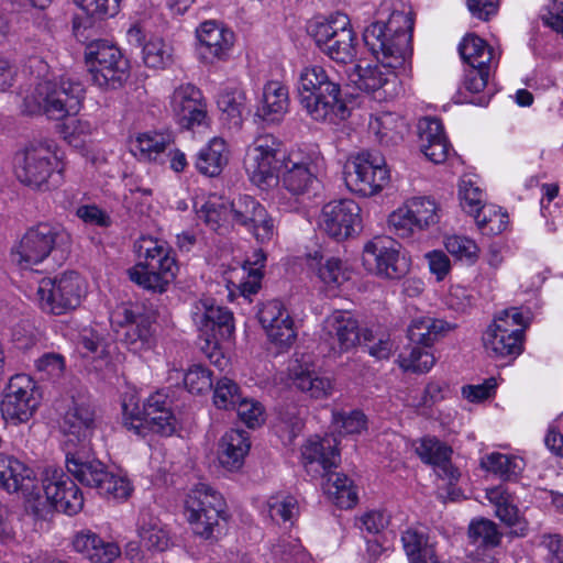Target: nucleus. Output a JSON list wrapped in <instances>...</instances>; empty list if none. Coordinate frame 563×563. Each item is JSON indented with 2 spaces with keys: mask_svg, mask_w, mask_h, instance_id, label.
<instances>
[{
  "mask_svg": "<svg viewBox=\"0 0 563 563\" xmlns=\"http://www.w3.org/2000/svg\"><path fill=\"white\" fill-rule=\"evenodd\" d=\"M66 468L80 484L96 488L108 499H126L132 487L122 476L110 473L107 466L98 460L90 450V444H67L65 446Z\"/></svg>",
  "mask_w": 563,
  "mask_h": 563,
  "instance_id": "39448f33",
  "label": "nucleus"
},
{
  "mask_svg": "<svg viewBox=\"0 0 563 563\" xmlns=\"http://www.w3.org/2000/svg\"><path fill=\"white\" fill-rule=\"evenodd\" d=\"M307 266L330 291L336 290L349 278L343 262L321 251L307 255Z\"/></svg>",
  "mask_w": 563,
  "mask_h": 563,
  "instance_id": "473e14b6",
  "label": "nucleus"
},
{
  "mask_svg": "<svg viewBox=\"0 0 563 563\" xmlns=\"http://www.w3.org/2000/svg\"><path fill=\"white\" fill-rule=\"evenodd\" d=\"M363 264L368 272L388 279H399L409 271V263L400 255L396 243L382 238H376L365 245Z\"/></svg>",
  "mask_w": 563,
  "mask_h": 563,
  "instance_id": "412c9836",
  "label": "nucleus"
},
{
  "mask_svg": "<svg viewBox=\"0 0 563 563\" xmlns=\"http://www.w3.org/2000/svg\"><path fill=\"white\" fill-rule=\"evenodd\" d=\"M64 172L65 163L58 158L51 140L31 142L14 155L16 179L32 189L46 191L58 187Z\"/></svg>",
  "mask_w": 563,
  "mask_h": 563,
  "instance_id": "20e7f679",
  "label": "nucleus"
},
{
  "mask_svg": "<svg viewBox=\"0 0 563 563\" xmlns=\"http://www.w3.org/2000/svg\"><path fill=\"white\" fill-rule=\"evenodd\" d=\"M496 387V379L490 377L482 384L463 386L462 395L471 402H481L489 398L495 393Z\"/></svg>",
  "mask_w": 563,
  "mask_h": 563,
  "instance_id": "774afa93",
  "label": "nucleus"
},
{
  "mask_svg": "<svg viewBox=\"0 0 563 563\" xmlns=\"http://www.w3.org/2000/svg\"><path fill=\"white\" fill-rule=\"evenodd\" d=\"M58 488H55L49 481V470L42 481V485L36 484L34 477L33 485L30 489H23L21 493L26 500V509L31 511L37 519L46 520L56 510L55 499L58 495Z\"/></svg>",
  "mask_w": 563,
  "mask_h": 563,
  "instance_id": "e433bc0d",
  "label": "nucleus"
},
{
  "mask_svg": "<svg viewBox=\"0 0 563 563\" xmlns=\"http://www.w3.org/2000/svg\"><path fill=\"white\" fill-rule=\"evenodd\" d=\"M269 518L277 525L292 522L298 514V504L290 495L272 496L267 501Z\"/></svg>",
  "mask_w": 563,
  "mask_h": 563,
  "instance_id": "864d4df0",
  "label": "nucleus"
},
{
  "mask_svg": "<svg viewBox=\"0 0 563 563\" xmlns=\"http://www.w3.org/2000/svg\"><path fill=\"white\" fill-rule=\"evenodd\" d=\"M191 318L197 329L206 335L208 345L216 347L221 341L231 339L234 332L232 312L228 308L217 306L212 298L196 301L191 309Z\"/></svg>",
  "mask_w": 563,
  "mask_h": 563,
  "instance_id": "6ab92c4d",
  "label": "nucleus"
},
{
  "mask_svg": "<svg viewBox=\"0 0 563 563\" xmlns=\"http://www.w3.org/2000/svg\"><path fill=\"white\" fill-rule=\"evenodd\" d=\"M85 89L80 81L60 78L58 81L42 80L23 100L22 110L27 114H45L62 120L79 112Z\"/></svg>",
  "mask_w": 563,
  "mask_h": 563,
  "instance_id": "423d86ee",
  "label": "nucleus"
},
{
  "mask_svg": "<svg viewBox=\"0 0 563 563\" xmlns=\"http://www.w3.org/2000/svg\"><path fill=\"white\" fill-rule=\"evenodd\" d=\"M286 158L273 135L258 136L246 154L245 168L250 180L261 189L276 185Z\"/></svg>",
  "mask_w": 563,
  "mask_h": 563,
  "instance_id": "dca6fc26",
  "label": "nucleus"
},
{
  "mask_svg": "<svg viewBox=\"0 0 563 563\" xmlns=\"http://www.w3.org/2000/svg\"><path fill=\"white\" fill-rule=\"evenodd\" d=\"M390 516L383 510H372L364 514L358 519V528L362 531H366L371 534H377L382 532L389 523Z\"/></svg>",
  "mask_w": 563,
  "mask_h": 563,
  "instance_id": "338daca9",
  "label": "nucleus"
},
{
  "mask_svg": "<svg viewBox=\"0 0 563 563\" xmlns=\"http://www.w3.org/2000/svg\"><path fill=\"white\" fill-rule=\"evenodd\" d=\"M88 15L103 19L119 12L120 0H74Z\"/></svg>",
  "mask_w": 563,
  "mask_h": 563,
  "instance_id": "69168bd1",
  "label": "nucleus"
},
{
  "mask_svg": "<svg viewBox=\"0 0 563 563\" xmlns=\"http://www.w3.org/2000/svg\"><path fill=\"white\" fill-rule=\"evenodd\" d=\"M416 453L427 464L434 466L438 476L450 484L457 482L460 472L451 463L452 449L437 438L426 437L416 445Z\"/></svg>",
  "mask_w": 563,
  "mask_h": 563,
  "instance_id": "c85d7f7f",
  "label": "nucleus"
},
{
  "mask_svg": "<svg viewBox=\"0 0 563 563\" xmlns=\"http://www.w3.org/2000/svg\"><path fill=\"white\" fill-rule=\"evenodd\" d=\"M240 397V387L235 382L227 377L217 382L213 391V402L219 409H235Z\"/></svg>",
  "mask_w": 563,
  "mask_h": 563,
  "instance_id": "6e6d98bb",
  "label": "nucleus"
},
{
  "mask_svg": "<svg viewBox=\"0 0 563 563\" xmlns=\"http://www.w3.org/2000/svg\"><path fill=\"white\" fill-rule=\"evenodd\" d=\"M251 449L249 433L231 429L225 432L219 443V461L229 471L242 467L244 459Z\"/></svg>",
  "mask_w": 563,
  "mask_h": 563,
  "instance_id": "c9c22d12",
  "label": "nucleus"
},
{
  "mask_svg": "<svg viewBox=\"0 0 563 563\" xmlns=\"http://www.w3.org/2000/svg\"><path fill=\"white\" fill-rule=\"evenodd\" d=\"M325 339L334 354L355 347L362 340L357 320L349 311L336 310L324 321Z\"/></svg>",
  "mask_w": 563,
  "mask_h": 563,
  "instance_id": "bb28decb",
  "label": "nucleus"
},
{
  "mask_svg": "<svg viewBox=\"0 0 563 563\" xmlns=\"http://www.w3.org/2000/svg\"><path fill=\"white\" fill-rule=\"evenodd\" d=\"M482 340L490 357L515 360L523 350V329L508 328V320L497 317L484 332Z\"/></svg>",
  "mask_w": 563,
  "mask_h": 563,
  "instance_id": "5701e85b",
  "label": "nucleus"
},
{
  "mask_svg": "<svg viewBox=\"0 0 563 563\" xmlns=\"http://www.w3.org/2000/svg\"><path fill=\"white\" fill-rule=\"evenodd\" d=\"M312 35L322 53L338 63L352 62L356 56V35L344 13L336 12L327 21L316 23Z\"/></svg>",
  "mask_w": 563,
  "mask_h": 563,
  "instance_id": "4468645a",
  "label": "nucleus"
},
{
  "mask_svg": "<svg viewBox=\"0 0 563 563\" xmlns=\"http://www.w3.org/2000/svg\"><path fill=\"white\" fill-rule=\"evenodd\" d=\"M199 55L207 63L222 59L233 45L234 35L216 21H206L196 31Z\"/></svg>",
  "mask_w": 563,
  "mask_h": 563,
  "instance_id": "cd10ccee",
  "label": "nucleus"
},
{
  "mask_svg": "<svg viewBox=\"0 0 563 563\" xmlns=\"http://www.w3.org/2000/svg\"><path fill=\"white\" fill-rule=\"evenodd\" d=\"M96 409L84 398H73L63 417L62 428L68 437L67 444L88 445L96 431Z\"/></svg>",
  "mask_w": 563,
  "mask_h": 563,
  "instance_id": "b1692460",
  "label": "nucleus"
},
{
  "mask_svg": "<svg viewBox=\"0 0 563 563\" xmlns=\"http://www.w3.org/2000/svg\"><path fill=\"white\" fill-rule=\"evenodd\" d=\"M49 481L55 488H58L55 505L56 511H63L67 515H76L82 509L84 497L75 482L62 470L49 471Z\"/></svg>",
  "mask_w": 563,
  "mask_h": 563,
  "instance_id": "4c0bfd02",
  "label": "nucleus"
},
{
  "mask_svg": "<svg viewBox=\"0 0 563 563\" xmlns=\"http://www.w3.org/2000/svg\"><path fill=\"white\" fill-rule=\"evenodd\" d=\"M139 257L141 261L128 271L130 279L153 292L167 291L178 271L172 250L164 242L143 239Z\"/></svg>",
  "mask_w": 563,
  "mask_h": 563,
  "instance_id": "6e6552de",
  "label": "nucleus"
},
{
  "mask_svg": "<svg viewBox=\"0 0 563 563\" xmlns=\"http://www.w3.org/2000/svg\"><path fill=\"white\" fill-rule=\"evenodd\" d=\"M85 292V284L79 274L67 272L54 278H43L36 295L44 311L59 316L76 309Z\"/></svg>",
  "mask_w": 563,
  "mask_h": 563,
  "instance_id": "2eb2a0df",
  "label": "nucleus"
},
{
  "mask_svg": "<svg viewBox=\"0 0 563 563\" xmlns=\"http://www.w3.org/2000/svg\"><path fill=\"white\" fill-rule=\"evenodd\" d=\"M401 542L409 563H443L435 542L421 528L410 527L401 534Z\"/></svg>",
  "mask_w": 563,
  "mask_h": 563,
  "instance_id": "72a5a7b5",
  "label": "nucleus"
},
{
  "mask_svg": "<svg viewBox=\"0 0 563 563\" xmlns=\"http://www.w3.org/2000/svg\"><path fill=\"white\" fill-rule=\"evenodd\" d=\"M283 169L284 188L294 196H301L319 183L325 169V161L317 146H306L290 152Z\"/></svg>",
  "mask_w": 563,
  "mask_h": 563,
  "instance_id": "f8f14e48",
  "label": "nucleus"
},
{
  "mask_svg": "<svg viewBox=\"0 0 563 563\" xmlns=\"http://www.w3.org/2000/svg\"><path fill=\"white\" fill-rule=\"evenodd\" d=\"M234 410L249 428L258 427L264 422V408L256 400L240 397Z\"/></svg>",
  "mask_w": 563,
  "mask_h": 563,
  "instance_id": "0e129e2a",
  "label": "nucleus"
},
{
  "mask_svg": "<svg viewBox=\"0 0 563 563\" xmlns=\"http://www.w3.org/2000/svg\"><path fill=\"white\" fill-rule=\"evenodd\" d=\"M70 244V234L59 224L40 222L12 247L11 260L21 269H31L49 256L60 265L68 257Z\"/></svg>",
  "mask_w": 563,
  "mask_h": 563,
  "instance_id": "7ed1b4c3",
  "label": "nucleus"
},
{
  "mask_svg": "<svg viewBox=\"0 0 563 563\" xmlns=\"http://www.w3.org/2000/svg\"><path fill=\"white\" fill-rule=\"evenodd\" d=\"M137 532L141 544L150 551L163 552L169 547V536L157 518L143 517Z\"/></svg>",
  "mask_w": 563,
  "mask_h": 563,
  "instance_id": "09e8293b",
  "label": "nucleus"
},
{
  "mask_svg": "<svg viewBox=\"0 0 563 563\" xmlns=\"http://www.w3.org/2000/svg\"><path fill=\"white\" fill-rule=\"evenodd\" d=\"M334 442L332 438H311L302 446L301 455L307 467L316 463L323 470L322 475L327 477L324 490L340 508L347 509L356 504L357 493L352 479L345 474L330 471L340 463V453Z\"/></svg>",
  "mask_w": 563,
  "mask_h": 563,
  "instance_id": "0eeeda50",
  "label": "nucleus"
},
{
  "mask_svg": "<svg viewBox=\"0 0 563 563\" xmlns=\"http://www.w3.org/2000/svg\"><path fill=\"white\" fill-rule=\"evenodd\" d=\"M298 98L301 108L313 121L338 124L351 111L341 93V86L321 66L305 67L299 76Z\"/></svg>",
  "mask_w": 563,
  "mask_h": 563,
  "instance_id": "f257e3e1",
  "label": "nucleus"
},
{
  "mask_svg": "<svg viewBox=\"0 0 563 563\" xmlns=\"http://www.w3.org/2000/svg\"><path fill=\"white\" fill-rule=\"evenodd\" d=\"M183 379L186 388L191 394H202L212 388V372L201 364L192 365Z\"/></svg>",
  "mask_w": 563,
  "mask_h": 563,
  "instance_id": "13d9d810",
  "label": "nucleus"
},
{
  "mask_svg": "<svg viewBox=\"0 0 563 563\" xmlns=\"http://www.w3.org/2000/svg\"><path fill=\"white\" fill-rule=\"evenodd\" d=\"M264 206L256 201L251 196L239 197L238 200L232 201L231 212L235 223L246 228L250 222L257 216L258 209Z\"/></svg>",
  "mask_w": 563,
  "mask_h": 563,
  "instance_id": "680f3d73",
  "label": "nucleus"
},
{
  "mask_svg": "<svg viewBox=\"0 0 563 563\" xmlns=\"http://www.w3.org/2000/svg\"><path fill=\"white\" fill-rule=\"evenodd\" d=\"M289 374L296 388L306 393L314 399H322L331 396L333 384L329 377L320 376L314 371L309 369L307 364H301L295 360L289 366Z\"/></svg>",
  "mask_w": 563,
  "mask_h": 563,
  "instance_id": "f704fd0d",
  "label": "nucleus"
},
{
  "mask_svg": "<svg viewBox=\"0 0 563 563\" xmlns=\"http://www.w3.org/2000/svg\"><path fill=\"white\" fill-rule=\"evenodd\" d=\"M172 47L158 37L151 38L143 47V60L151 68H165L172 63Z\"/></svg>",
  "mask_w": 563,
  "mask_h": 563,
  "instance_id": "5fc2aeb1",
  "label": "nucleus"
},
{
  "mask_svg": "<svg viewBox=\"0 0 563 563\" xmlns=\"http://www.w3.org/2000/svg\"><path fill=\"white\" fill-rule=\"evenodd\" d=\"M122 424L140 437L150 431L169 437L176 431L177 420L168 397L157 391L146 399L142 409L134 396L125 397L122 401Z\"/></svg>",
  "mask_w": 563,
  "mask_h": 563,
  "instance_id": "1a4fd4ad",
  "label": "nucleus"
},
{
  "mask_svg": "<svg viewBox=\"0 0 563 563\" xmlns=\"http://www.w3.org/2000/svg\"><path fill=\"white\" fill-rule=\"evenodd\" d=\"M362 340L368 353L378 360L388 358L394 351V343L389 334H378L371 329H364L362 330Z\"/></svg>",
  "mask_w": 563,
  "mask_h": 563,
  "instance_id": "4d7b16f0",
  "label": "nucleus"
},
{
  "mask_svg": "<svg viewBox=\"0 0 563 563\" xmlns=\"http://www.w3.org/2000/svg\"><path fill=\"white\" fill-rule=\"evenodd\" d=\"M452 329L453 327L442 319L419 317L411 321L407 334L412 344L430 347Z\"/></svg>",
  "mask_w": 563,
  "mask_h": 563,
  "instance_id": "a19ab883",
  "label": "nucleus"
},
{
  "mask_svg": "<svg viewBox=\"0 0 563 563\" xmlns=\"http://www.w3.org/2000/svg\"><path fill=\"white\" fill-rule=\"evenodd\" d=\"M112 322L120 327V340L134 352L150 349L154 343V330L151 318L139 308L123 306L112 317Z\"/></svg>",
  "mask_w": 563,
  "mask_h": 563,
  "instance_id": "4be33fe9",
  "label": "nucleus"
},
{
  "mask_svg": "<svg viewBox=\"0 0 563 563\" xmlns=\"http://www.w3.org/2000/svg\"><path fill=\"white\" fill-rule=\"evenodd\" d=\"M481 465L503 481H515L523 470V460L496 452L483 457Z\"/></svg>",
  "mask_w": 563,
  "mask_h": 563,
  "instance_id": "de8ad7c7",
  "label": "nucleus"
},
{
  "mask_svg": "<svg viewBox=\"0 0 563 563\" xmlns=\"http://www.w3.org/2000/svg\"><path fill=\"white\" fill-rule=\"evenodd\" d=\"M169 142L170 137L167 134L146 132L136 137L132 151L139 155L140 159L156 162L162 157Z\"/></svg>",
  "mask_w": 563,
  "mask_h": 563,
  "instance_id": "8fccbe9b",
  "label": "nucleus"
},
{
  "mask_svg": "<svg viewBox=\"0 0 563 563\" xmlns=\"http://www.w3.org/2000/svg\"><path fill=\"white\" fill-rule=\"evenodd\" d=\"M229 156L224 140L213 137L197 155L196 168L202 175L216 177L228 164Z\"/></svg>",
  "mask_w": 563,
  "mask_h": 563,
  "instance_id": "a18cd8bd",
  "label": "nucleus"
},
{
  "mask_svg": "<svg viewBox=\"0 0 563 563\" xmlns=\"http://www.w3.org/2000/svg\"><path fill=\"white\" fill-rule=\"evenodd\" d=\"M170 107L179 124L188 130L207 119V106L199 88L191 84L177 87L170 97Z\"/></svg>",
  "mask_w": 563,
  "mask_h": 563,
  "instance_id": "a878e982",
  "label": "nucleus"
},
{
  "mask_svg": "<svg viewBox=\"0 0 563 563\" xmlns=\"http://www.w3.org/2000/svg\"><path fill=\"white\" fill-rule=\"evenodd\" d=\"M420 150L434 164L446 161L451 145L444 134L442 122L435 118H424L419 121Z\"/></svg>",
  "mask_w": 563,
  "mask_h": 563,
  "instance_id": "7c9ffc66",
  "label": "nucleus"
},
{
  "mask_svg": "<svg viewBox=\"0 0 563 563\" xmlns=\"http://www.w3.org/2000/svg\"><path fill=\"white\" fill-rule=\"evenodd\" d=\"M40 405L33 379L25 374L11 377L0 404L2 417L13 424L27 422Z\"/></svg>",
  "mask_w": 563,
  "mask_h": 563,
  "instance_id": "a211bd4d",
  "label": "nucleus"
},
{
  "mask_svg": "<svg viewBox=\"0 0 563 563\" xmlns=\"http://www.w3.org/2000/svg\"><path fill=\"white\" fill-rule=\"evenodd\" d=\"M445 249L454 257L474 263L478 257V246L476 243L460 235H451L445 239Z\"/></svg>",
  "mask_w": 563,
  "mask_h": 563,
  "instance_id": "bf43d9fd",
  "label": "nucleus"
},
{
  "mask_svg": "<svg viewBox=\"0 0 563 563\" xmlns=\"http://www.w3.org/2000/svg\"><path fill=\"white\" fill-rule=\"evenodd\" d=\"M468 538L478 547L494 548L500 543L501 534L494 521L479 518L470 523Z\"/></svg>",
  "mask_w": 563,
  "mask_h": 563,
  "instance_id": "603ef678",
  "label": "nucleus"
},
{
  "mask_svg": "<svg viewBox=\"0 0 563 563\" xmlns=\"http://www.w3.org/2000/svg\"><path fill=\"white\" fill-rule=\"evenodd\" d=\"M320 228L335 241H344L362 230L360 206L352 199L333 200L321 211Z\"/></svg>",
  "mask_w": 563,
  "mask_h": 563,
  "instance_id": "aec40b11",
  "label": "nucleus"
},
{
  "mask_svg": "<svg viewBox=\"0 0 563 563\" xmlns=\"http://www.w3.org/2000/svg\"><path fill=\"white\" fill-rule=\"evenodd\" d=\"M486 496L495 506L496 516L510 528V534L521 538L528 533V521L519 515V510L515 505V496L507 487L499 485L489 488L486 490Z\"/></svg>",
  "mask_w": 563,
  "mask_h": 563,
  "instance_id": "c756f323",
  "label": "nucleus"
},
{
  "mask_svg": "<svg viewBox=\"0 0 563 563\" xmlns=\"http://www.w3.org/2000/svg\"><path fill=\"white\" fill-rule=\"evenodd\" d=\"M461 207L464 211L475 218L479 229L489 234H498L504 230V221L496 216L497 222L487 218V210L483 206V191L471 183H463L460 188Z\"/></svg>",
  "mask_w": 563,
  "mask_h": 563,
  "instance_id": "2f4dec72",
  "label": "nucleus"
},
{
  "mask_svg": "<svg viewBox=\"0 0 563 563\" xmlns=\"http://www.w3.org/2000/svg\"><path fill=\"white\" fill-rule=\"evenodd\" d=\"M257 317L269 341L279 351H286L295 343L297 333L294 328V320L280 301H267L258 310Z\"/></svg>",
  "mask_w": 563,
  "mask_h": 563,
  "instance_id": "393cba45",
  "label": "nucleus"
},
{
  "mask_svg": "<svg viewBox=\"0 0 563 563\" xmlns=\"http://www.w3.org/2000/svg\"><path fill=\"white\" fill-rule=\"evenodd\" d=\"M349 81L356 89L369 93L380 89L388 79L378 66L354 65L349 73Z\"/></svg>",
  "mask_w": 563,
  "mask_h": 563,
  "instance_id": "3c124183",
  "label": "nucleus"
},
{
  "mask_svg": "<svg viewBox=\"0 0 563 563\" xmlns=\"http://www.w3.org/2000/svg\"><path fill=\"white\" fill-rule=\"evenodd\" d=\"M91 81L102 89H117L130 75L129 60L107 40L90 42L85 49Z\"/></svg>",
  "mask_w": 563,
  "mask_h": 563,
  "instance_id": "9b49d317",
  "label": "nucleus"
},
{
  "mask_svg": "<svg viewBox=\"0 0 563 563\" xmlns=\"http://www.w3.org/2000/svg\"><path fill=\"white\" fill-rule=\"evenodd\" d=\"M405 126L402 118L393 112L375 114L368 122V131L385 146L398 144L402 140Z\"/></svg>",
  "mask_w": 563,
  "mask_h": 563,
  "instance_id": "37998d69",
  "label": "nucleus"
},
{
  "mask_svg": "<svg viewBox=\"0 0 563 563\" xmlns=\"http://www.w3.org/2000/svg\"><path fill=\"white\" fill-rule=\"evenodd\" d=\"M246 229L254 235L257 242L267 243L275 234V221L265 207L258 209L257 216L253 218Z\"/></svg>",
  "mask_w": 563,
  "mask_h": 563,
  "instance_id": "e2e57ef3",
  "label": "nucleus"
},
{
  "mask_svg": "<svg viewBox=\"0 0 563 563\" xmlns=\"http://www.w3.org/2000/svg\"><path fill=\"white\" fill-rule=\"evenodd\" d=\"M434 356L423 347L415 344L408 356H401L400 366L413 373H427L434 365Z\"/></svg>",
  "mask_w": 563,
  "mask_h": 563,
  "instance_id": "052dcab7",
  "label": "nucleus"
},
{
  "mask_svg": "<svg viewBox=\"0 0 563 563\" xmlns=\"http://www.w3.org/2000/svg\"><path fill=\"white\" fill-rule=\"evenodd\" d=\"M346 187L363 197H371L389 181L385 158L377 152L364 151L352 156L344 167Z\"/></svg>",
  "mask_w": 563,
  "mask_h": 563,
  "instance_id": "ddd939ff",
  "label": "nucleus"
},
{
  "mask_svg": "<svg viewBox=\"0 0 563 563\" xmlns=\"http://www.w3.org/2000/svg\"><path fill=\"white\" fill-rule=\"evenodd\" d=\"M73 547L84 558L96 562L109 563L120 554V550L114 543L104 542L90 530L78 532L74 537Z\"/></svg>",
  "mask_w": 563,
  "mask_h": 563,
  "instance_id": "58836bf2",
  "label": "nucleus"
},
{
  "mask_svg": "<svg viewBox=\"0 0 563 563\" xmlns=\"http://www.w3.org/2000/svg\"><path fill=\"white\" fill-rule=\"evenodd\" d=\"M227 504L222 495L205 483L189 490L185 515L196 536L210 540L221 533L220 520L225 521Z\"/></svg>",
  "mask_w": 563,
  "mask_h": 563,
  "instance_id": "9d476101",
  "label": "nucleus"
},
{
  "mask_svg": "<svg viewBox=\"0 0 563 563\" xmlns=\"http://www.w3.org/2000/svg\"><path fill=\"white\" fill-rule=\"evenodd\" d=\"M413 20L409 13L394 11L387 21H375L365 27L363 41L383 67H402L411 55Z\"/></svg>",
  "mask_w": 563,
  "mask_h": 563,
  "instance_id": "f03ea898",
  "label": "nucleus"
},
{
  "mask_svg": "<svg viewBox=\"0 0 563 563\" xmlns=\"http://www.w3.org/2000/svg\"><path fill=\"white\" fill-rule=\"evenodd\" d=\"M245 100L244 91L236 87H227L218 95L217 104L221 111V120L229 129L241 128L246 110Z\"/></svg>",
  "mask_w": 563,
  "mask_h": 563,
  "instance_id": "c03bdc74",
  "label": "nucleus"
},
{
  "mask_svg": "<svg viewBox=\"0 0 563 563\" xmlns=\"http://www.w3.org/2000/svg\"><path fill=\"white\" fill-rule=\"evenodd\" d=\"M34 472L18 459L0 454V487L8 493L30 489L34 482Z\"/></svg>",
  "mask_w": 563,
  "mask_h": 563,
  "instance_id": "ea45409f",
  "label": "nucleus"
},
{
  "mask_svg": "<svg viewBox=\"0 0 563 563\" xmlns=\"http://www.w3.org/2000/svg\"><path fill=\"white\" fill-rule=\"evenodd\" d=\"M440 221V208L429 197H412L388 217L390 232L400 239H411Z\"/></svg>",
  "mask_w": 563,
  "mask_h": 563,
  "instance_id": "f3484780",
  "label": "nucleus"
},
{
  "mask_svg": "<svg viewBox=\"0 0 563 563\" xmlns=\"http://www.w3.org/2000/svg\"><path fill=\"white\" fill-rule=\"evenodd\" d=\"M459 53L471 67H490L493 60L492 47L479 36L467 34L459 45Z\"/></svg>",
  "mask_w": 563,
  "mask_h": 563,
  "instance_id": "49530a36",
  "label": "nucleus"
},
{
  "mask_svg": "<svg viewBox=\"0 0 563 563\" xmlns=\"http://www.w3.org/2000/svg\"><path fill=\"white\" fill-rule=\"evenodd\" d=\"M288 104L286 86L279 81H268L263 89V101L257 110V115L267 122H278L287 112Z\"/></svg>",
  "mask_w": 563,
  "mask_h": 563,
  "instance_id": "79ce46f5",
  "label": "nucleus"
}]
</instances>
